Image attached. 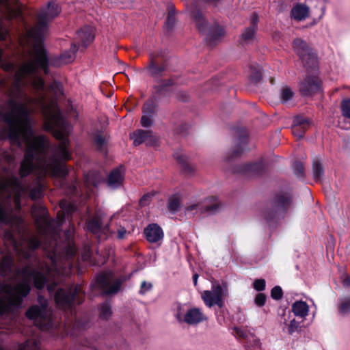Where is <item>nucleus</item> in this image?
Wrapping results in <instances>:
<instances>
[{
    "mask_svg": "<svg viewBox=\"0 0 350 350\" xmlns=\"http://www.w3.org/2000/svg\"><path fill=\"white\" fill-rule=\"evenodd\" d=\"M60 12L55 1H49L38 12L35 26L27 31L32 48L28 59L15 72L8 100L9 111L3 116L7 124L5 133L11 144L18 147H67L68 144L64 135L65 122L59 111H53L45 103L44 81L36 75L40 69L49 73L43 41L49 23Z\"/></svg>",
    "mask_w": 350,
    "mask_h": 350,
    "instance_id": "nucleus-1",
    "label": "nucleus"
},
{
    "mask_svg": "<svg viewBox=\"0 0 350 350\" xmlns=\"http://www.w3.org/2000/svg\"><path fill=\"white\" fill-rule=\"evenodd\" d=\"M13 274L19 282L13 286L8 283L0 284V316L9 312L12 307L21 306L23 299L30 292V284L33 282L37 289H42L46 285L50 294L54 293L57 286L56 281L50 282L46 275L29 265L23 269H14L12 258L3 257L0 262V275L5 277Z\"/></svg>",
    "mask_w": 350,
    "mask_h": 350,
    "instance_id": "nucleus-2",
    "label": "nucleus"
},
{
    "mask_svg": "<svg viewBox=\"0 0 350 350\" xmlns=\"http://www.w3.org/2000/svg\"><path fill=\"white\" fill-rule=\"evenodd\" d=\"M0 221L9 226L4 230L3 241L8 247H11L19 257L28 259L38 249L41 242L36 236L26 238L23 218L16 214L8 213L0 204Z\"/></svg>",
    "mask_w": 350,
    "mask_h": 350,
    "instance_id": "nucleus-3",
    "label": "nucleus"
},
{
    "mask_svg": "<svg viewBox=\"0 0 350 350\" xmlns=\"http://www.w3.org/2000/svg\"><path fill=\"white\" fill-rule=\"evenodd\" d=\"M293 206V197L291 192H278L263 210L262 217L269 226H274L280 219L285 217Z\"/></svg>",
    "mask_w": 350,
    "mask_h": 350,
    "instance_id": "nucleus-4",
    "label": "nucleus"
},
{
    "mask_svg": "<svg viewBox=\"0 0 350 350\" xmlns=\"http://www.w3.org/2000/svg\"><path fill=\"white\" fill-rule=\"evenodd\" d=\"M189 9L191 17L198 31L206 35V39L208 40L210 44H213L215 40L224 36V29L221 26L217 23L213 25L208 23L199 7V1L198 0H192L190 2Z\"/></svg>",
    "mask_w": 350,
    "mask_h": 350,
    "instance_id": "nucleus-5",
    "label": "nucleus"
},
{
    "mask_svg": "<svg viewBox=\"0 0 350 350\" xmlns=\"http://www.w3.org/2000/svg\"><path fill=\"white\" fill-rule=\"evenodd\" d=\"M28 188L22 185L16 176H12L0 180V193L4 198H13L16 208L21 207V197L27 191Z\"/></svg>",
    "mask_w": 350,
    "mask_h": 350,
    "instance_id": "nucleus-6",
    "label": "nucleus"
},
{
    "mask_svg": "<svg viewBox=\"0 0 350 350\" xmlns=\"http://www.w3.org/2000/svg\"><path fill=\"white\" fill-rule=\"evenodd\" d=\"M293 46L304 66L310 68L315 72L318 67L317 54L307 42L301 38H296L293 42Z\"/></svg>",
    "mask_w": 350,
    "mask_h": 350,
    "instance_id": "nucleus-7",
    "label": "nucleus"
},
{
    "mask_svg": "<svg viewBox=\"0 0 350 350\" xmlns=\"http://www.w3.org/2000/svg\"><path fill=\"white\" fill-rule=\"evenodd\" d=\"M306 75L299 83V91L303 96H310L322 92L321 80L318 76V67L315 72L306 68Z\"/></svg>",
    "mask_w": 350,
    "mask_h": 350,
    "instance_id": "nucleus-8",
    "label": "nucleus"
},
{
    "mask_svg": "<svg viewBox=\"0 0 350 350\" xmlns=\"http://www.w3.org/2000/svg\"><path fill=\"white\" fill-rule=\"evenodd\" d=\"M38 304L30 307L26 312L28 319L34 320L40 329H44L48 323V301L42 295L38 296Z\"/></svg>",
    "mask_w": 350,
    "mask_h": 350,
    "instance_id": "nucleus-9",
    "label": "nucleus"
},
{
    "mask_svg": "<svg viewBox=\"0 0 350 350\" xmlns=\"http://www.w3.org/2000/svg\"><path fill=\"white\" fill-rule=\"evenodd\" d=\"M81 289L78 286L68 289L58 288L54 294L55 301L57 305L62 308H70L75 301L79 304L81 303L80 297Z\"/></svg>",
    "mask_w": 350,
    "mask_h": 350,
    "instance_id": "nucleus-10",
    "label": "nucleus"
},
{
    "mask_svg": "<svg viewBox=\"0 0 350 350\" xmlns=\"http://www.w3.org/2000/svg\"><path fill=\"white\" fill-rule=\"evenodd\" d=\"M225 290L219 284H213L211 291H204L202 293V299L208 308L215 305L222 308L224 306L222 297L225 295Z\"/></svg>",
    "mask_w": 350,
    "mask_h": 350,
    "instance_id": "nucleus-11",
    "label": "nucleus"
},
{
    "mask_svg": "<svg viewBox=\"0 0 350 350\" xmlns=\"http://www.w3.org/2000/svg\"><path fill=\"white\" fill-rule=\"evenodd\" d=\"M113 280V274L111 272H106L98 275L96 278L97 286L103 290L105 295H113L117 293L120 288L121 282L116 281L114 284L110 286Z\"/></svg>",
    "mask_w": 350,
    "mask_h": 350,
    "instance_id": "nucleus-12",
    "label": "nucleus"
},
{
    "mask_svg": "<svg viewBox=\"0 0 350 350\" xmlns=\"http://www.w3.org/2000/svg\"><path fill=\"white\" fill-rule=\"evenodd\" d=\"M198 207L202 213L214 215L219 211L221 205L216 197L211 196L204 199L200 204H194L187 207L186 211H191L196 209Z\"/></svg>",
    "mask_w": 350,
    "mask_h": 350,
    "instance_id": "nucleus-13",
    "label": "nucleus"
},
{
    "mask_svg": "<svg viewBox=\"0 0 350 350\" xmlns=\"http://www.w3.org/2000/svg\"><path fill=\"white\" fill-rule=\"evenodd\" d=\"M167 67L168 64L166 59H164L159 64L158 59H155V56L153 54H149V61L146 66V70L150 77L157 80L161 78L167 70Z\"/></svg>",
    "mask_w": 350,
    "mask_h": 350,
    "instance_id": "nucleus-14",
    "label": "nucleus"
},
{
    "mask_svg": "<svg viewBox=\"0 0 350 350\" xmlns=\"http://www.w3.org/2000/svg\"><path fill=\"white\" fill-rule=\"evenodd\" d=\"M263 166L262 163H243L235 165L232 171L235 174L244 175H260L263 172Z\"/></svg>",
    "mask_w": 350,
    "mask_h": 350,
    "instance_id": "nucleus-15",
    "label": "nucleus"
},
{
    "mask_svg": "<svg viewBox=\"0 0 350 350\" xmlns=\"http://www.w3.org/2000/svg\"><path fill=\"white\" fill-rule=\"evenodd\" d=\"M5 15L10 19L21 16V5L18 0H0Z\"/></svg>",
    "mask_w": 350,
    "mask_h": 350,
    "instance_id": "nucleus-16",
    "label": "nucleus"
},
{
    "mask_svg": "<svg viewBox=\"0 0 350 350\" xmlns=\"http://www.w3.org/2000/svg\"><path fill=\"white\" fill-rule=\"evenodd\" d=\"M247 135L245 131H239V137L236 141V146L228 152L226 160L230 161L231 159L238 157L245 150L247 142Z\"/></svg>",
    "mask_w": 350,
    "mask_h": 350,
    "instance_id": "nucleus-17",
    "label": "nucleus"
},
{
    "mask_svg": "<svg viewBox=\"0 0 350 350\" xmlns=\"http://www.w3.org/2000/svg\"><path fill=\"white\" fill-rule=\"evenodd\" d=\"M144 233L147 241L150 243H157L163 239L164 234L162 228L157 224L148 225Z\"/></svg>",
    "mask_w": 350,
    "mask_h": 350,
    "instance_id": "nucleus-18",
    "label": "nucleus"
},
{
    "mask_svg": "<svg viewBox=\"0 0 350 350\" xmlns=\"http://www.w3.org/2000/svg\"><path fill=\"white\" fill-rule=\"evenodd\" d=\"M79 50V45L76 43L71 44L68 51L63 53L59 57L51 60V64L53 66H59L62 64L72 62L75 58V54Z\"/></svg>",
    "mask_w": 350,
    "mask_h": 350,
    "instance_id": "nucleus-19",
    "label": "nucleus"
},
{
    "mask_svg": "<svg viewBox=\"0 0 350 350\" xmlns=\"http://www.w3.org/2000/svg\"><path fill=\"white\" fill-rule=\"evenodd\" d=\"M206 319L199 308H194L184 314L183 322L189 325H196Z\"/></svg>",
    "mask_w": 350,
    "mask_h": 350,
    "instance_id": "nucleus-20",
    "label": "nucleus"
},
{
    "mask_svg": "<svg viewBox=\"0 0 350 350\" xmlns=\"http://www.w3.org/2000/svg\"><path fill=\"white\" fill-rule=\"evenodd\" d=\"M291 15L297 21H303L309 16V7L306 4L297 3L292 8Z\"/></svg>",
    "mask_w": 350,
    "mask_h": 350,
    "instance_id": "nucleus-21",
    "label": "nucleus"
},
{
    "mask_svg": "<svg viewBox=\"0 0 350 350\" xmlns=\"http://www.w3.org/2000/svg\"><path fill=\"white\" fill-rule=\"evenodd\" d=\"M77 36L81 40L84 49L94 40L93 28L90 26H85L77 31Z\"/></svg>",
    "mask_w": 350,
    "mask_h": 350,
    "instance_id": "nucleus-22",
    "label": "nucleus"
},
{
    "mask_svg": "<svg viewBox=\"0 0 350 350\" xmlns=\"http://www.w3.org/2000/svg\"><path fill=\"white\" fill-rule=\"evenodd\" d=\"M123 180L124 178L122 172L119 168H116L112 170L109 174L107 183L110 187L116 189L122 184Z\"/></svg>",
    "mask_w": 350,
    "mask_h": 350,
    "instance_id": "nucleus-23",
    "label": "nucleus"
},
{
    "mask_svg": "<svg viewBox=\"0 0 350 350\" xmlns=\"http://www.w3.org/2000/svg\"><path fill=\"white\" fill-rule=\"evenodd\" d=\"M151 137V131L138 129L131 134V138L133 139V144L137 146L142 143H146L148 137Z\"/></svg>",
    "mask_w": 350,
    "mask_h": 350,
    "instance_id": "nucleus-24",
    "label": "nucleus"
},
{
    "mask_svg": "<svg viewBox=\"0 0 350 350\" xmlns=\"http://www.w3.org/2000/svg\"><path fill=\"white\" fill-rule=\"evenodd\" d=\"M312 175L316 182H321L324 177V167L318 158L312 162Z\"/></svg>",
    "mask_w": 350,
    "mask_h": 350,
    "instance_id": "nucleus-25",
    "label": "nucleus"
},
{
    "mask_svg": "<svg viewBox=\"0 0 350 350\" xmlns=\"http://www.w3.org/2000/svg\"><path fill=\"white\" fill-rule=\"evenodd\" d=\"M292 311L296 317L304 318L308 313V306L305 301H297L292 306Z\"/></svg>",
    "mask_w": 350,
    "mask_h": 350,
    "instance_id": "nucleus-26",
    "label": "nucleus"
},
{
    "mask_svg": "<svg viewBox=\"0 0 350 350\" xmlns=\"http://www.w3.org/2000/svg\"><path fill=\"white\" fill-rule=\"evenodd\" d=\"M167 207L172 214L177 213L180 208V201L178 196L173 195L168 198Z\"/></svg>",
    "mask_w": 350,
    "mask_h": 350,
    "instance_id": "nucleus-27",
    "label": "nucleus"
},
{
    "mask_svg": "<svg viewBox=\"0 0 350 350\" xmlns=\"http://www.w3.org/2000/svg\"><path fill=\"white\" fill-rule=\"evenodd\" d=\"M257 29L248 27L245 29L241 35V40L245 44L252 43L256 38V33Z\"/></svg>",
    "mask_w": 350,
    "mask_h": 350,
    "instance_id": "nucleus-28",
    "label": "nucleus"
},
{
    "mask_svg": "<svg viewBox=\"0 0 350 350\" xmlns=\"http://www.w3.org/2000/svg\"><path fill=\"white\" fill-rule=\"evenodd\" d=\"M176 161L180 165L182 170L186 173H191L193 171L192 166L187 161V157L185 155L176 153L174 154Z\"/></svg>",
    "mask_w": 350,
    "mask_h": 350,
    "instance_id": "nucleus-29",
    "label": "nucleus"
},
{
    "mask_svg": "<svg viewBox=\"0 0 350 350\" xmlns=\"http://www.w3.org/2000/svg\"><path fill=\"white\" fill-rule=\"evenodd\" d=\"M173 84L174 81L170 79L161 81L159 85L154 86L155 93L159 96H166V88L169 86H172Z\"/></svg>",
    "mask_w": 350,
    "mask_h": 350,
    "instance_id": "nucleus-30",
    "label": "nucleus"
},
{
    "mask_svg": "<svg viewBox=\"0 0 350 350\" xmlns=\"http://www.w3.org/2000/svg\"><path fill=\"white\" fill-rule=\"evenodd\" d=\"M85 180L88 184L96 187L103 180V177L99 172L92 171L87 174Z\"/></svg>",
    "mask_w": 350,
    "mask_h": 350,
    "instance_id": "nucleus-31",
    "label": "nucleus"
},
{
    "mask_svg": "<svg viewBox=\"0 0 350 350\" xmlns=\"http://www.w3.org/2000/svg\"><path fill=\"white\" fill-rule=\"evenodd\" d=\"M154 97L148 99L144 105L142 112L144 114L154 116L156 114L157 105L154 103Z\"/></svg>",
    "mask_w": 350,
    "mask_h": 350,
    "instance_id": "nucleus-32",
    "label": "nucleus"
},
{
    "mask_svg": "<svg viewBox=\"0 0 350 350\" xmlns=\"http://www.w3.org/2000/svg\"><path fill=\"white\" fill-rule=\"evenodd\" d=\"M251 74H250V81L254 83H258L260 81L262 77V68L260 66L250 67Z\"/></svg>",
    "mask_w": 350,
    "mask_h": 350,
    "instance_id": "nucleus-33",
    "label": "nucleus"
},
{
    "mask_svg": "<svg viewBox=\"0 0 350 350\" xmlns=\"http://www.w3.org/2000/svg\"><path fill=\"white\" fill-rule=\"evenodd\" d=\"M292 169L294 174L298 178H304L305 176L304 167L303 163L299 161H295L293 165Z\"/></svg>",
    "mask_w": 350,
    "mask_h": 350,
    "instance_id": "nucleus-34",
    "label": "nucleus"
},
{
    "mask_svg": "<svg viewBox=\"0 0 350 350\" xmlns=\"http://www.w3.org/2000/svg\"><path fill=\"white\" fill-rule=\"evenodd\" d=\"M88 229L92 233L96 234L102 229V224L100 219L93 218L88 224Z\"/></svg>",
    "mask_w": 350,
    "mask_h": 350,
    "instance_id": "nucleus-35",
    "label": "nucleus"
},
{
    "mask_svg": "<svg viewBox=\"0 0 350 350\" xmlns=\"http://www.w3.org/2000/svg\"><path fill=\"white\" fill-rule=\"evenodd\" d=\"M100 317L107 320L111 315V307L108 302L103 303L100 307Z\"/></svg>",
    "mask_w": 350,
    "mask_h": 350,
    "instance_id": "nucleus-36",
    "label": "nucleus"
},
{
    "mask_svg": "<svg viewBox=\"0 0 350 350\" xmlns=\"http://www.w3.org/2000/svg\"><path fill=\"white\" fill-rule=\"evenodd\" d=\"M38 343L35 340H27L18 346V350H39Z\"/></svg>",
    "mask_w": 350,
    "mask_h": 350,
    "instance_id": "nucleus-37",
    "label": "nucleus"
},
{
    "mask_svg": "<svg viewBox=\"0 0 350 350\" xmlns=\"http://www.w3.org/2000/svg\"><path fill=\"white\" fill-rule=\"evenodd\" d=\"M294 93L291 88L285 86L281 89L280 98L282 103H286L292 99Z\"/></svg>",
    "mask_w": 350,
    "mask_h": 350,
    "instance_id": "nucleus-38",
    "label": "nucleus"
},
{
    "mask_svg": "<svg viewBox=\"0 0 350 350\" xmlns=\"http://www.w3.org/2000/svg\"><path fill=\"white\" fill-rule=\"evenodd\" d=\"M340 305L339 312L342 314H347L350 312V297L340 299Z\"/></svg>",
    "mask_w": 350,
    "mask_h": 350,
    "instance_id": "nucleus-39",
    "label": "nucleus"
},
{
    "mask_svg": "<svg viewBox=\"0 0 350 350\" xmlns=\"http://www.w3.org/2000/svg\"><path fill=\"white\" fill-rule=\"evenodd\" d=\"M42 195V188L40 184H37L35 187L30 189L29 196L31 200H36L41 198Z\"/></svg>",
    "mask_w": 350,
    "mask_h": 350,
    "instance_id": "nucleus-40",
    "label": "nucleus"
},
{
    "mask_svg": "<svg viewBox=\"0 0 350 350\" xmlns=\"http://www.w3.org/2000/svg\"><path fill=\"white\" fill-rule=\"evenodd\" d=\"M31 211L33 216L37 221L39 219H44L47 213L46 210L43 206H33Z\"/></svg>",
    "mask_w": 350,
    "mask_h": 350,
    "instance_id": "nucleus-41",
    "label": "nucleus"
},
{
    "mask_svg": "<svg viewBox=\"0 0 350 350\" xmlns=\"http://www.w3.org/2000/svg\"><path fill=\"white\" fill-rule=\"evenodd\" d=\"M49 89L54 94L55 96H59L63 94L62 84L57 81H54L50 85Z\"/></svg>",
    "mask_w": 350,
    "mask_h": 350,
    "instance_id": "nucleus-42",
    "label": "nucleus"
},
{
    "mask_svg": "<svg viewBox=\"0 0 350 350\" xmlns=\"http://www.w3.org/2000/svg\"><path fill=\"white\" fill-rule=\"evenodd\" d=\"M293 124L308 128L310 125V120L302 116H297L293 120Z\"/></svg>",
    "mask_w": 350,
    "mask_h": 350,
    "instance_id": "nucleus-43",
    "label": "nucleus"
},
{
    "mask_svg": "<svg viewBox=\"0 0 350 350\" xmlns=\"http://www.w3.org/2000/svg\"><path fill=\"white\" fill-rule=\"evenodd\" d=\"M341 112L344 117L350 119V98L342 101Z\"/></svg>",
    "mask_w": 350,
    "mask_h": 350,
    "instance_id": "nucleus-44",
    "label": "nucleus"
},
{
    "mask_svg": "<svg viewBox=\"0 0 350 350\" xmlns=\"http://www.w3.org/2000/svg\"><path fill=\"white\" fill-rule=\"evenodd\" d=\"M307 128L300 126L299 125H292V133L293 135L297 137L299 139H302L304 136V133Z\"/></svg>",
    "mask_w": 350,
    "mask_h": 350,
    "instance_id": "nucleus-45",
    "label": "nucleus"
},
{
    "mask_svg": "<svg viewBox=\"0 0 350 350\" xmlns=\"http://www.w3.org/2000/svg\"><path fill=\"white\" fill-rule=\"evenodd\" d=\"M175 22H176V18H175L174 14L172 12H170L168 13L167 20L165 23V28L168 31H171L175 25Z\"/></svg>",
    "mask_w": 350,
    "mask_h": 350,
    "instance_id": "nucleus-46",
    "label": "nucleus"
},
{
    "mask_svg": "<svg viewBox=\"0 0 350 350\" xmlns=\"http://www.w3.org/2000/svg\"><path fill=\"white\" fill-rule=\"evenodd\" d=\"M271 296L275 300H280L283 296V291L280 286H274L271 291Z\"/></svg>",
    "mask_w": 350,
    "mask_h": 350,
    "instance_id": "nucleus-47",
    "label": "nucleus"
},
{
    "mask_svg": "<svg viewBox=\"0 0 350 350\" xmlns=\"http://www.w3.org/2000/svg\"><path fill=\"white\" fill-rule=\"evenodd\" d=\"M60 207L62 210L67 214L72 213L75 211V207L72 204L68 203L66 200H62L60 202Z\"/></svg>",
    "mask_w": 350,
    "mask_h": 350,
    "instance_id": "nucleus-48",
    "label": "nucleus"
},
{
    "mask_svg": "<svg viewBox=\"0 0 350 350\" xmlns=\"http://www.w3.org/2000/svg\"><path fill=\"white\" fill-rule=\"evenodd\" d=\"M152 116L144 114L141 118V124L143 127L148 128L152 125L153 121L152 120Z\"/></svg>",
    "mask_w": 350,
    "mask_h": 350,
    "instance_id": "nucleus-49",
    "label": "nucleus"
},
{
    "mask_svg": "<svg viewBox=\"0 0 350 350\" xmlns=\"http://www.w3.org/2000/svg\"><path fill=\"white\" fill-rule=\"evenodd\" d=\"M266 295L264 293H258L255 298V304L258 307H262L265 304Z\"/></svg>",
    "mask_w": 350,
    "mask_h": 350,
    "instance_id": "nucleus-50",
    "label": "nucleus"
},
{
    "mask_svg": "<svg viewBox=\"0 0 350 350\" xmlns=\"http://www.w3.org/2000/svg\"><path fill=\"white\" fill-rule=\"evenodd\" d=\"M254 288L257 291H262L265 288V280L264 279H257L254 282Z\"/></svg>",
    "mask_w": 350,
    "mask_h": 350,
    "instance_id": "nucleus-51",
    "label": "nucleus"
},
{
    "mask_svg": "<svg viewBox=\"0 0 350 350\" xmlns=\"http://www.w3.org/2000/svg\"><path fill=\"white\" fill-rule=\"evenodd\" d=\"M299 328V323L295 319H293L289 323V325L288 327V332L289 334L292 335L294 332L298 331Z\"/></svg>",
    "mask_w": 350,
    "mask_h": 350,
    "instance_id": "nucleus-52",
    "label": "nucleus"
},
{
    "mask_svg": "<svg viewBox=\"0 0 350 350\" xmlns=\"http://www.w3.org/2000/svg\"><path fill=\"white\" fill-rule=\"evenodd\" d=\"M152 288V283H147L146 281H144L141 284L139 293L142 295H144L147 291L151 290Z\"/></svg>",
    "mask_w": 350,
    "mask_h": 350,
    "instance_id": "nucleus-53",
    "label": "nucleus"
},
{
    "mask_svg": "<svg viewBox=\"0 0 350 350\" xmlns=\"http://www.w3.org/2000/svg\"><path fill=\"white\" fill-rule=\"evenodd\" d=\"M94 142L100 148L105 144V139L101 135H97L94 137Z\"/></svg>",
    "mask_w": 350,
    "mask_h": 350,
    "instance_id": "nucleus-54",
    "label": "nucleus"
},
{
    "mask_svg": "<svg viewBox=\"0 0 350 350\" xmlns=\"http://www.w3.org/2000/svg\"><path fill=\"white\" fill-rule=\"evenodd\" d=\"M185 313H183L182 312V306L180 304H178L177 306V312L176 314V317L177 319V320L179 321V322H183V318H184V314Z\"/></svg>",
    "mask_w": 350,
    "mask_h": 350,
    "instance_id": "nucleus-55",
    "label": "nucleus"
},
{
    "mask_svg": "<svg viewBox=\"0 0 350 350\" xmlns=\"http://www.w3.org/2000/svg\"><path fill=\"white\" fill-rule=\"evenodd\" d=\"M258 16L256 14L254 13L252 16V22L249 27L255 29H258Z\"/></svg>",
    "mask_w": 350,
    "mask_h": 350,
    "instance_id": "nucleus-56",
    "label": "nucleus"
},
{
    "mask_svg": "<svg viewBox=\"0 0 350 350\" xmlns=\"http://www.w3.org/2000/svg\"><path fill=\"white\" fill-rule=\"evenodd\" d=\"M235 332H236V334L237 335V336H239V338H246L248 336V334L244 331L241 328H239V327H235L234 328Z\"/></svg>",
    "mask_w": 350,
    "mask_h": 350,
    "instance_id": "nucleus-57",
    "label": "nucleus"
},
{
    "mask_svg": "<svg viewBox=\"0 0 350 350\" xmlns=\"http://www.w3.org/2000/svg\"><path fill=\"white\" fill-rule=\"evenodd\" d=\"M151 198V195L150 194H144L142 198L140 199V201H139V203L141 204V206H146L148 204V203L149 202Z\"/></svg>",
    "mask_w": 350,
    "mask_h": 350,
    "instance_id": "nucleus-58",
    "label": "nucleus"
},
{
    "mask_svg": "<svg viewBox=\"0 0 350 350\" xmlns=\"http://www.w3.org/2000/svg\"><path fill=\"white\" fill-rule=\"evenodd\" d=\"M152 54H153L154 56H155V59H157L159 57H161L162 58V61H163L164 59H166L165 58V51H163V50H160V51H157L156 53H151Z\"/></svg>",
    "mask_w": 350,
    "mask_h": 350,
    "instance_id": "nucleus-59",
    "label": "nucleus"
},
{
    "mask_svg": "<svg viewBox=\"0 0 350 350\" xmlns=\"http://www.w3.org/2000/svg\"><path fill=\"white\" fill-rule=\"evenodd\" d=\"M156 142H157V138L155 137V136L153 135V133L151 131V137H148V139L147 140L146 144L147 146H153L156 144Z\"/></svg>",
    "mask_w": 350,
    "mask_h": 350,
    "instance_id": "nucleus-60",
    "label": "nucleus"
},
{
    "mask_svg": "<svg viewBox=\"0 0 350 350\" xmlns=\"http://www.w3.org/2000/svg\"><path fill=\"white\" fill-rule=\"evenodd\" d=\"M126 230L124 228H121L118 230V237L120 239H122L124 237Z\"/></svg>",
    "mask_w": 350,
    "mask_h": 350,
    "instance_id": "nucleus-61",
    "label": "nucleus"
},
{
    "mask_svg": "<svg viewBox=\"0 0 350 350\" xmlns=\"http://www.w3.org/2000/svg\"><path fill=\"white\" fill-rule=\"evenodd\" d=\"M342 285L345 288L350 287V276H347L342 281Z\"/></svg>",
    "mask_w": 350,
    "mask_h": 350,
    "instance_id": "nucleus-62",
    "label": "nucleus"
},
{
    "mask_svg": "<svg viewBox=\"0 0 350 350\" xmlns=\"http://www.w3.org/2000/svg\"><path fill=\"white\" fill-rule=\"evenodd\" d=\"M3 68L7 70H12L14 69V64L12 63H8L3 66Z\"/></svg>",
    "mask_w": 350,
    "mask_h": 350,
    "instance_id": "nucleus-63",
    "label": "nucleus"
},
{
    "mask_svg": "<svg viewBox=\"0 0 350 350\" xmlns=\"http://www.w3.org/2000/svg\"><path fill=\"white\" fill-rule=\"evenodd\" d=\"M198 278V274H197V273L193 274V284H194L195 286L197 285Z\"/></svg>",
    "mask_w": 350,
    "mask_h": 350,
    "instance_id": "nucleus-64",
    "label": "nucleus"
}]
</instances>
